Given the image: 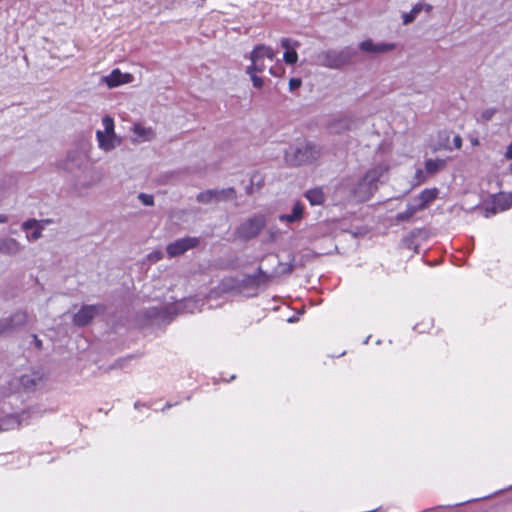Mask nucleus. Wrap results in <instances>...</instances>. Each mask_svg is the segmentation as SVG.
<instances>
[{
    "label": "nucleus",
    "instance_id": "393cba45",
    "mask_svg": "<svg viewBox=\"0 0 512 512\" xmlns=\"http://www.w3.org/2000/svg\"><path fill=\"white\" fill-rule=\"evenodd\" d=\"M423 10V4L418 3L416 4L410 12L403 14V24L407 25L412 23L417 16L420 14V12Z\"/></svg>",
    "mask_w": 512,
    "mask_h": 512
},
{
    "label": "nucleus",
    "instance_id": "f257e3e1",
    "mask_svg": "<svg viewBox=\"0 0 512 512\" xmlns=\"http://www.w3.org/2000/svg\"><path fill=\"white\" fill-rule=\"evenodd\" d=\"M352 50L349 47L343 49H328L317 52L312 57V63L329 69H340L350 63Z\"/></svg>",
    "mask_w": 512,
    "mask_h": 512
},
{
    "label": "nucleus",
    "instance_id": "7c9ffc66",
    "mask_svg": "<svg viewBox=\"0 0 512 512\" xmlns=\"http://www.w3.org/2000/svg\"><path fill=\"white\" fill-rule=\"evenodd\" d=\"M12 333L11 326L7 318L0 319V336Z\"/></svg>",
    "mask_w": 512,
    "mask_h": 512
},
{
    "label": "nucleus",
    "instance_id": "423d86ee",
    "mask_svg": "<svg viewBox=\"0 0 512 512\" xmlns=\"http://www.w3.org/2000/svg\"><path fill=\"white\" fill-rule=\"evenodd\" d=\"M264 216L258 215L249 218L243 222L237 229V235L239 238L248 240L256 237L265 226Z\"/></svg>",
    "mask_w": 512,
    "mask_h": 512
},
{
    "label": "nucleus",
    "instance_id": "e433bc0d",
    "mask_svg": "<svg viewBox=\"0 0 512 512\" xmlns=\"http://www.w3.org/2000/svg\"><path fill=\"white\" fill-rule=\"evenodd\" d=\"M453 142H454V145H455V147H456L457 149H460V148H461V146H462V138H461L459 135H457V136H455V137H454Z\"/></svg>",
    "mask_w": 512,
    "mask_h": 512
},
{
    "label": "nucleus",
    "instance_id": "412c9836",
    "mask_svg": "<svg viewBox=\"0 0 512 512\" xmlns=\"http://www.w3.org/2000/svg\"><path fill=\"white\" fill-rule=\"evenodd\" d=\"M446 165L445 160L442 159H427L425 161V171L428 175H433L444 169Z\"/></svg>",
    "mask_w": 512,
    "mask_h": 512
},
{
    "label": "nucleus",
    "instance_id": "2f4dec72",
    "mask_svg": "<svg viewBox=\"0 0 512 512\" xmlns=\"http://www.w3.org/2000/svg\"><path fill=\"white\" fill-rule=\"evenodd\" d=\"M138 199L145 206H152L154 204V197L150 194L140 193Z\"/></svg>",
    "mask_w": 512,
    "mask_h": 512
},
{
    "label": "nucleus",
    "instance_id": "9d476101",
    "mask_svg": "<svg viewBox=\"0 0 512 512\" xmlns=\"http://www.w3.org/2000/svg\"><path fill=\"white\" fill-rule=\"evenodd\" d=\"M50 220H36L29 219L22 224V229L26 231V238L29 241H36L42 237V231L44 229V224L50 223Z\"/></svg>",
    "mask_w": 512,
    "mask_h": 512
},
{
    "label": "nucleus",
    "instance_id": "c756f323",
    "mask_svg": "<svg viewBox=\"0 0 512 512\" xmlns=\"http://www.w3.org/2000/svg\"><path fill=\"white\" fill-rule=\"evenodd\" d=\"M427 175L428 174L426 173V171L422 170L421 168H418L415 172V177H414L415 181H416L415 185H420V184L426 182Z\"/></svg>",
    "mask_w": 512,
    "mask_h": 512
},
{
    "label": "nucleus",
    "instance_id": "f3484780",
    "mask_svg": "<svg viewBox=\"0 0 512 512\" xmlns=\"http://www.w3.org/2000/svg\"><path fill=\"white\" fill-rule=\"evenodd\" d=\"M22 250L20 243L14 238H0V253L16 255Z\"/></svg>",
    "mask_w": 512,
    "mask_h": 512
},
{
    "label": "nucleus",
    "instance_id": "bb28decb",
    "mask_svg": "<svg viewBox=\"0 0 512 512\" xmlns=\"http://www.w3.org/2000/svg\"><path fill=\"white\" fill-rule=\"evenodd\" d=\"M20 383L25 389H32L36 386V380L30 375H23Z\"/></svg>",
    "mask_w": 512,
    "mask_h": 512
},
{
    "label": "nucleus",
    "instance_id": "ddd939ff",
    "mask_svg": "<svg viewBox=\"0 0 512 512\" xmlns=\"http://www.w3.org/2000/svg\"><path fill=\"white\" fill-rule=\"evenodd\" d=\"M269 279L270 276L259 268L257 273L246 275L242 280V284L244 287L259 288L260 286L266 285Z\"/></svg>",
    "mask_w": 512,
    "mask_h": 512
},
{
    "label": "nucleus",
    "instance_id": "cd10ccee",
    "mask_svg": "<svg viewBox=\"0 0 512 512\" xmlns=\"http://www.w3.org/2000/svg\"><path fill=\"white\" fill-rule=\"evenodd\" d=\"M497 113L496 108H488L481 112L480 118L478 121L488 122L490 121L494 115Z\"/></svg>",
    "mask_w": 512,
    "mask_h": 512
},
{
    "label": "nucleus",
    "instance_id": "7ed1b4c3",
    "mask_svg": "<svg viewBox=\"0 0 512 512\" xmlns=\"http://www.w3.org/2000/svg\"><path fill=\"white\" fill-rule=\"evenodd\" d=\"M387 172L384 166H377L369 170L354 188V200L365 202L369 200L378 189V182Z\"/></svg>",
    "mask_w": 512,
    "mask_h": 512
},
{
    "label": "nucleus",
    "instance_id": "1a4fd4ad",
    "mask_svg": "<svg viewBox=\"0 0 512 512\" xmlns=\"http://www.w3.org/2000/svg\"><path fill=\"white\" fill-rule=\"evenodd\" d=\"M100 311H102L101 305H85L74 315L73 322L77 326H85L90 323Z\"/></svg>",
    "mask_w": 512,
    "mask_h": 512
},
{
    "label": "nucleus",
    "instance_id": "6ab92c4d",
    "mask_svg": "<svg viewBox=\"0 0 512 512\" xmlns=\"http://www.w3.org/2000/svg\"><path fill=\"white\" fill-rule=\"evenodd\" d=\"M11 326V331H15L18 328L23 327L28 322V314L25 311H17L10 317H7Z\"/></svg>",
    "mask_w": 512,
    "mask_h": 512
},
{
    "label": "nucleus",
    "instance_id": "c85d7f7f",
    "mask_svg": "<svg viewBox=\"0 0 512 512\" xmlns=\"http://www.w3.org/2000/svg\"><path fill=\"white\" fill-rule=\"evenodd\" d=\"M247 75L250 76V79L252 81V84L255 88H262L263 85H264V80L263 78L259 77L257 74V72H252V73H246Z\"/></svg>",
    "mask_w": 512,
    "mask_h": 512
},
{
    "label": "nucleus",
    "instance_id": "f03ea898",
    "mask_svg": "<svg viewBox=\"0 0 512 512\" xmlns=\"http://www.w3.org/2000/svg\"><path fill=\"white\" fill-rule=\"evenodd\" d=\"M320 156V149L311 142L298 143L291 145L284 155V159L288 165L300 166L308 164Z\"/></svg>",
    "mask_w": 512,
    "mask_h": 512
},
{
    "label": "nucleus",
    "instance_id": "c9c22d12",
    "mask_svg": "<svg viewBox=\"0 0 512 512\" xmlns=\"http://www.w3.org/2000/svg\"><path fill=\"white\" fill-rule=\"evenodd\" d=\"M504 156L507 160H512V140L511 143L508 145Z\"/></svg>",
    "mask_w": 512,
    "mask_h": 512
},
{
    "label": "nucleus",
    "instance_id": "f704fd0d",
    "mask_svg": "<svg viewBox=\"0 0 512 512\" xmlns=\"http://www.w3.org/2000/svg\"><path fill=\"white\" fill-rule=\"evenodd\" d=\"M148 257L151 261H158V260L162 259V252L161 251L153 252V253L149 254Z\"/></svg>",
    "mask_w": 512,
    "mask_h": 512
},
{
    "label": "nucleus",
    "instance_id": "aec40b11",
    "mask_svg": "<svg viewBox=\"0 0 512 512\" xmlns=\"http://www.w3.org/2000/svg\"><path fill=\"white\" fill-rule=\"evenodd\" d=\"M305 197L313 206L322 205L325 202V194L322 188L319 187L306 191Z\"/></svg>",
    "mask_w": 512,
    "mask_h": 512
},
{
    "label": "nucleus",
    "instance_id": "473e14b6",
    "mask_svg": "<svg viewBox=\"0 0 512 512\" xmlns=\"http://www.w3.org/2000/svg\"><path fill=\"white\" fill-rule=\"evenodd\" d=\"M269 72L271 75L275 77H279L284 73V68L281 65H276L274 67H271L269 69Z\"/></svg>",
    "mask_w": 512,
    "mask_h": 512
},
{
    "label": "nucleus",
    "instance_id": "f8f14e48",
    "mask_svg": "<svg viewBox=\"0 0 512 512\" xmlns=\"http://www.w3.org/2000/svg\"><path fill=\"white\" fill-rule=\"evenodd\" d=\"M300 43L290 38H282L281 46L286 50L283 55V60L286 64L293 65L298 61V54L296 48Z\"/></svg>",
    "mask_w": 512,
    "mask_h": 512
},
{
    "label": "nucleus",
    "instance_id": "5701e85b",
    "mask_svg": "<svg viewBox=\"0 0 512 512\" xmlns=\"http://www.w3.org/2000/svg\"><path fill=\"white\" fill-rule=\"evenodd\" d=\"M418 211H421V209L418 208L416 203L408 204L405 211L397 214L396 220L398 222L409 221Z\"/></svg>",
    "mask_w": 512,
    "mask_h": 512
},
{
    "label": "nucleus",
    "instance_id": "dca6fc26",
    "mask_svg": "<svg viewBox=\"0 0 512 512\" xmlns=\"http://www.w3.org/2000/svg\"><path fill=\"white\" fill-rule=\"evenodd\" d=\"M132 131L137 137L134 141L137 142L152 141L156 136L155 130L152 127H146L140 123L134 124Z\"/></svg>",
    "mask_w": 512,
    "mask_h": 512
},
{
    "label": "nucleus",
    "instance_id": "2eb2a0df",
    "mask_svg": "<svg viewBox=\"0 0 512 512\" xmlns=\"http://www.w3.org/2000/svg\"><path fill=\"white\" fill-rule=\"evenodd\" d=\"M438 189H424L415 199L414 201L418 205V208L421 210L426 209L438 196Z\"/></svg>",
    "mask_w": 512,
    "mask_h": 512
},
{
    "label": "nucleus",
    "instance_id": "20e7f679",
    "mask_svg": "<svg viewBox=\"0 0 512 512\" xmlns=\"http://www.w3.org/2000/svg\"><path fill=\"white\" fill-rule=\"evenodd\" d=\"M104 130L96 132V139L100 149L109 152L120 145L121 140L114 132V120L110 116H105L102 119Z\"/></svg>",
    "mask_w": 512,
    "mask_h": 512
},
{
    "label": "nucleus",
    "instance_id": "a211bd4d",
    "mask_svg": "<svg viewBox=\"0 0 512 512\" xmlns=\"http://www.w3.org/2000/svg\"><path fill=\"white\" fill-rule=\"evenodd\" d=\"M304 205L301 202H296L293 205L290 214H282L279 216V221L283 223H295L299 222L303 218Z\"/></svg>",
    "mask_w": 512,
    "mask_h": 512
},
{
    "label": "nucleus",
    "instance_id": "ea45409f",
    "mask_svg": "<svg viewBox=\"0 0 512 512\" xmlns=\"http://www.w3.org/2000/svg\"><path fill=\"white\" fill-rule=\"evenodd\" d=\"M423 9L426 10V12H430L432 10V6L430 4L423 5Z\"/></svg>",
    "mask_w": 512,
    "mask_h": 512
},
{
    "label": "nucleus",
    "instance_id": "b1692460",
    "mask_svg": "<svg viewBox=\"0 0 512 512\" xmlns=\"http://www.w3.org/2000/svg\"><path fill=\"white\" fill-rule=\"evenodd\" d=\"M351 120L349 117L343 119L334 120L330 125V131L333 133H341L343 130L350 128Z\"/></svg>",
    "mask_w": 512,
    "mask_h": 512
},
{
    "label": "nucleus",
    "instance_id": "6e6552de",
    "mask_svg": "<svg viewBox=\"0 0 512 512\" xmlns=\"http://www.w3.org/2000/svg\"><path fill=\"white\" fill-rule=\"evenodd\" d=\"M87 163L88 157L84 152L73 150L68 152L63 167L64 169L73 172L75 170L84 169Z\"/></svg>",
    "mask_w": 512,
    "mask_h": 512
},
{
    "label": "nucleus",
    "instance_id": "72a5a7b5",
    "mask_svg": "<svg viewBox=\"0 0 512 512\" xmlns=\"http://www.w3.org/2000/svg\"><path fill=\"white\" fill-rule=\"evenodd\" d=\"M302 84L301 79L299 78H291L289 81V89L290 91H295L298 89Z\"/></svg>",
    "mask_w": 512,
    "mask_h": 512
},
{
    "label": "nucleus",
    "instance_id": "0eeeda50",
    "mask_svg": "<svg viewBox=\"0 0 512 512\" xmlns=\"http://www.w3.org/2000/svg\"><path fill=\"white\" fill-rule=\"evenodd\" d=\"M198 244L199 240L197 238L185 237L170 243L167 246L166 251L170 257H176L185 253L187 250L196 247Z\"/></svg>",
    "mask_w": 512,
    "mask_h": 512
},
{
    "label": "nucleus",
    "instance_id": "79ce46f5",
    "mask_svg": "<svg viewBox=\"0 0 512 512\" xmlns=\"http://www.w3.org/2000/svg\"><path fill=\"white\" fill-rule=\"evenodd\" d=\"M509 169L512 172V163L510 164Z\"/></svg>",
    "mask_w": 512,
    "mask_h": 512
},
{
    "label": "nucleus",
    "instance_id": "4c0bfd02",
    "mask_svg": "<svg viewBox=\"0 0 512 512\" xmlns=\"http://www.w3.org/2000/svg\"><path fill=\"white\" fill-rule=\"evenodd\" d=\"M33 337H34V340H35V345H36V347H37L38 349H41V347H42V342H41V340H39V339L37 338V336H36V335H34Z\"/></svg>",
    "mask_w": 512,
    "mask_h": 512
},
{
    "label": "nucleus",
    "instance_id": "39448f33",
    "mask_svg": "<svg viewBox=\"0 0 512 512\" xmlns=\"http://www.w3.org/2000/svg\"><path fill=\"white\" fill-rule=\"evenodd\" d=\"M276 56V52L269 46L258 45L250 54L251 64L245 69L246 73H262L266 69L264 59L273 61Z\"/></svg>",
    "mask_w": 512,
    "mask_h": 512
},
{
    "label": "nucleus",
    "instance_id": "4be33fe9",
    "mask_svg": "<svg viewBox=\"0 0 512 512\" xmlns=\"http://www.w3.org/2000/svg\"><path fill=\"white\" fill-rule=\"evenodd\" d=\"M213 190L215 193L216 203L220 201L233 200L236 198V191L232 187Z\"/></svg>",
    "mask_w": 512,
    "mask_h": 512
},
{
    "label": "nucleus",
    "instance_id": "4468645a",
    "mask_svg": "<svg viewBox=\"0 0 512 512\" xmlns=\"http://www.w3.org/2000/svg\"><path fill=\"white\" fill-rule=\"evenodd\" d=\"M361 50L368 53H386L395 49L393 43H374L372 40H366L360 45Z\"/></svg>",
    "mask_w": 512,
    "mask_h": 512
},
{
    "label": "nucleus",
    "instance_id": "a19ab883",
    "mask_svg": "<svg viewBox=\"0 0 512 512\" xmlns=\"http://www.w3.org/2000/svg\"><path fill=\"white\" fill-rule=\"evenodd\" d=\"M95 182H96L95 180H92V181H90V182L84 183V184H83V186H84V187H89V186H91L92 184H94Z\"/></svg>",
    "mask_w": 512,
    "mask_h": 512
},
{
    "label": "nucleus",
    "instance_id": "9b49d317",
    "mask_svg": "<svg viewBox=\"0 0 512 512\" xmlns=\"http://www.w3.org/2000/svg\"><path fill=\"white\" fill-rule=\"evenodd\" d=\"M133 76L129 73H122L119 69H114L109 75L103 77V82L109 87L114 88L122 84L131 83Z\"/></svg>",
    "mask_w": 512,
    "mask_h": 512
},
{
    "label": "nucleus",
    "instance_id": "58836bf2",
    "mask_svg": "<svg viewBox=\"0 0 512 512\" xmlns=\"http://www.w3.org/2000/svg\"><path fill=\"white\" fill-rule=\"evenodd\" d=\"M8 221V216L4 214H0V224L6 223Z\"/></svg>",
    "mask_w": 512,
    "mask_h": 512
},
{
    "label": "nucleus",
    "instance_id": "a878e982",
    "mask_svg": "<svg viewBox=\"0 0 512 512\" xmlns=\"http://www.w3.org/2000/svg\"><path fill=\"white\" fill-rule=\"evenodd\" d=\"M197 201L204 203V204L214 203V202L216 203L214 190L211 189V190H207V191L199 193L197 195Z\"/></svg>",
    "mask_w": 512,
    "mask_h": 512
}]
</instances>
